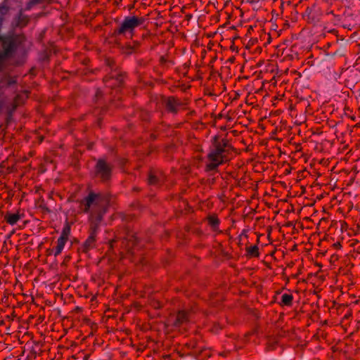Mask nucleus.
<instances>
[{
    "label": "nucleus",
    "mask_w": 360,
    "mask_h": 360,
    "mask_svg": "<svg viewBox=\"0 0 360 360\" xmlns=\"http://www.w3.org/2000/svg\"><path fill=\"white\" fill-rule=\"evenodd\" d=\"M226 144L224 143L223 146H217L208 155L209 163L207 167L209 169H214L219 165L226 160Z\"/></svg>",
    "instance_id": "f03ea898"
},
{
    "label": "nucleus",
    "mask_w": 360,
    "mask_h": 360,
    "mask_svg": "<svg viewBox=\"0 0 360 360\" xmlns=\"http://www.w3.org/2000/svg\"><path fill=\"white\" fill-rule=\"evenodd\" d=\"M70 228L68 225H66L63 227L60 238H63L65 239L68 240V236L70 235Z\"/></svg>",
    "instance_id": "1a4fd4ad"
},
{
    "label": "nucleus",
    "mask_w": 360,
    "mask_h": 360,
    "mask_svg": "<svg viewBox=\"0 0 360 360\" xmlns=\"http://www.w3.org/2000/svg\"><path fill=\"white\" fill-rule=\"evenodd\" d=\"M143 22V20L141 18L136 16L127 17L121 23L117 32L119 34L124 35L129 34L131 37L134 29L141 25Z\"/></svg>",
    "instance_id": "7ed1b4c3"
},
{
    "label": "nucleus",
    "mask_w": 360,
    "mask_h": 360,
    "mask_svg": "<svg viewBox=\"0 0 360 360\" xmlns=\"http://www.w3.org/2000/svg\"><path fill=\"white\" fill-rule=\"evenodd\" d=\"M248 252L250 255L252 256H258L259 255V249L256 245L251 246L248 249Z\"/></svg>",
    "instance_id": "9b49d317"
},
{
    "label": "nucleus",
    "mask_w": 360,
    "mask_h": 360,
    "mask_svg": "<svg viewBox=\"0 0 360 360\" xmlns=\"http://www.w3.org/2000/svg\"><path fill=\"white\" fill-rule=\"evenodd\" d=\"M108 198L100 194L94 193L89 195L82 202L83 210L89 212V219L92 224L96 225L101 221L103 214L105 212Z\"/></svg>",
    "instance_id": "f257e3e1"
},
{
    "label": "nucleus",
    "mask_w": 360,
    "mask_h": 360,
    "mask_svg": "<svg viewBox=\"0 0 360 360\" xmlns=\"http://www.w3.org/2000/svg\"><path fill=\"white\" fill-rule=\"evenodd\" d=\"M5 219L8 224H9L10 225H14L20 219V217L18 213H8L6 215Z\"/></svg>",
    "instance_id": "423d86ee"
},
{
    "label": "nucleus",
    "mask_w": 360,
    "mask_h": 360,
    "mask_svg": "<svg viewBox=\"0 0 360 360\" xmlns=\"http://www.w3.org/2000/svg\"><path fill=\"white\" fill-rule=\"evenodd\" d=\"M41 0H30V4L33 5L39 3Z\"/></svg>",
    "instance_id": "4468645a"
},
{
    "label": "nucleus",
    "mask_w": 360,
    "mask_h": 360,
    "mask_svg": "<svg viewBox=\"0 0 360 360\" xmlns=\"http://www.w3.org/2000/svg\"><path fill=\"white\" fill-rule=\"evenodd\" d=\"M68 240L63 238H58L56 242V248L52 250L55 257L59 255L64 249Z\"/></svg>",
    "instance_id": "39448f33"
},
{
    "label": "nucleus",
    "mask_w": 360,
    "mask_h": 360,
    "mask_svg": "<svg viewBox=\"0 0 360 360\" xmlns=\"http://www.w3.org/2000/svg\"><path fill=\"white\" fill-rule=\"evenodd\" d=\"M293 297L291 294L285 293L281 296L282 304L286 306L291 304Z\"/></svg>",
    "instance_id": "0eeeda50"
},
{
    "label": "nucleus",
    "mask_w": 360,
    "mask_h": 360,
    "mask_svg": "<svg viewBox=\"0 0 360 360\" xmlns=\"http://www.w3.org/2000/svg\"><path fill=\"white\" fill-rule=\"evenodd\" d=\"M95 241V238H94V236L93 235L90 236L87 240H86L85 242V245L87 247V248H91V245H93V243H94Z\"/></svg>",
    "instance_id": "f8f14e48"
},
{
    "label": "nucleus",
    "mask_w": 360,
    "mask_h": 360,
    "mask_svg": "<svg viewBox=\"0 0 360 360\" xmlns=\"http://www.w3.org/2000/svg\"><path fill=\"white\" fill-rule=\"evenodd\" d=\"M148 182L150 184H154L156 183V177L153 175H150L148 178Z\"/></svg>",
    "instance_id": "ddd939ff"
},
{
    "label": "nucleus",
    "mask_w": 360,
    "mask_h": 360,
    "mask_svg": "<svg viewBox=\"0 0 360 360\" xmlns=\"http://www.w3.org/2000/svg\"><path fill=\"white\" fill-rule=\"evenodd\" d=\"M208 223L213 229H215L218 226L219 220L215 217H210L208 218Z\"/></svg>",
    "instance_id": "9d476101"
},
{
    "label": "nucleus",
    "mask_w": 360,
    "mask_h": 360,
    "mask_svg": "<svg viewBox=\"0 0 360 360\" xmlns=\"http://www.w3.org/2000/svg\"><path fill=\"white\" fill-rule=\"evenodd\" d=\"M186 318H187L186 313L184 311H180L177 315L176 324H181V323H184L186 320Z\"/></svg>",
    "instance_id": "6e6552de"
},
{
    "label": "nucleus",
    "mask_w": 360,
    "mask_h": 360,
    "mask_svg": "<svg viewBox=\"0 0 360 360\" xmlns=\"http://www.w3.org/2000/svg\"><path fill=\"white\" fill-rule=\"evenodd\" d=\"M97 172L101 175L103 179H107L110 174L108 166L103 160H99L96 165Z\"/></svg>",
    "instance_id": "20e7f679"
}]
</instances>
